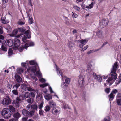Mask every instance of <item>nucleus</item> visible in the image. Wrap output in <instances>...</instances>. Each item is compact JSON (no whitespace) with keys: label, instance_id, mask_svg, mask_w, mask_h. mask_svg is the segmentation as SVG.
Here are the masks:
<instances>
[{"label":"nucleus","instance_id":"63","mask_svg":"<svg viewBox=\"0 0 121 121\" xmlns=\"http://www.w3.org/2000/svg\"><path fill=\"white\" fill-rule=\"evenodd\" d=\"M72 16L73 17L76 18L77 17V15L75 13H73L72 15Z\"/></svg>","mask_w":121,"mask_h":121},{"label":"nucleus","instance_id":"21","mask_svg":"<svg viewBox=\"0 0 121 121\" xmlns=\"http://www.w3.org/2000/svg\"><path fill=\"white\" fill-rule=\"evenodd\" d=\"M91 66L92 65L90 63H89L87 64V69L86 71L87 72L89 73V74L90 75L92 73V70L91 68Z\"/></svg>","mask_w":121,"mask_h":121},{"label":"nucleus","instance_id":"54","mask_svg":"<svg viewBox=\"0 0 121 121\" xmlns=\"http://www.w3.org/2000/svg\"><path fill=\"white\" fill-rule=\"evenodd\" d=\"M18 23L19 24L21 25H23L25 24V22H24V21H22L21 20L19 21L18 22Z\"/></svg>","mask_w":121,"mask_h":121},{"label":"nucleus","instance_id":"39","mask_svg":"<svg viewBox=\"0 0 121 121\" xmlns=\"http://www.w3.org/2000/svg\"><path fill=\"white\" fill-rule=\"evenodd\" d=\"M25 98H29L30 97V93L28 92H25L24 94Z\"/></svg>","mask_w":121,"mask_h":121},{"label":"nucleus","instance_id":"37","mask_svg":"<svg viewBox=\"0 0 121 121\" xmlns=\"http://www.w3.org/2000/svg\"><path fill=\"white\" fill-rule=\"evenodd\" d=\"M13 51L12 49L10 48L9 49L8 52V56L9 57L11 56L12 54Z\"/></svg>","mask_w":121,"mask_h":121},{"label":"nucleus","instance_id":"18","mask_svg":"<svg viewBox=\"0 0 121 121\" xmlns=\"http://www.w3.org/2000/svg\"><path fill=\"white\" fill-rule=\"evenodd\" d=\"M92 75L95 79L97 80L99 82H100L102 80V78L100 75H97L94 73H93Z\"/></svg>","mask_w":121,"mask_h":121},{"label":"nucleus","instance_id":"41","mask_svg":"<svg viewBox=\"0 0 121 121\" xmlns=\"http://www.w3.org/2000/svg\"><path fill=\"white\" fill-rule=\"evenodd\" d=\"M12 92L14 95H18V93L17 90L16 89L13 90L12 91Z\"/></svg>","mask_w":121,"mask_h":121},{"label":"nucleus","instance_id":"34","mask_svg":"<svg viewBox=\"0 0 121 121\" xmlns=\"http://www.w3.org/2000/svg\"><path fill=\"white\" fill-rule=\"evenodd\" d=\"M9 110L10 112L12 111V112H14L15 111V108L12 105H9Z\"/></svg>","mask_w":121,"mask_h":121},{"label":"nucleus","instance_id":"28","mask_svg":"<svg viewBox=\"0 0 121 121\" xmlns=\"http://www.w3.org/2000/svg\"><path fill=\"white\" fill-rule=\"evenodd\" d=\"M25 99L24 95L21 94L19 95V97H17L16 98V99L19 101L24 100Z\"/></svg>","mask_w":121,"mask_h":121},{"label":"nucleus","instance_id":"38","mask_svg":"<svg viewBox=\"0 0 121 121\" xmlns=\"http://www.w3.org/2000/svg\"><path fill=\"white\" fill-rule=\"evenodd\" d=\"M27 102L30 104H32L34 102L33 99L32 98H30L27 100Z\"/></svg>","mask_w":121,"mask_h":121},{"label":"nucleus","instance_id":"26","mask_svg":"<svg viewBox=\"0 0 121 121\" xmlns=\"http://www.w3.org/2000/svg\"><path fill=\"white\" fill-rule=\"evenodd\" d=\"M20 101L16 99V101H13V104L14 106L18 108L19 106Z\"/></svg>","mask_w":121,"mask_h":121},{"label":"nucleus","instance_id":"45","mask_svg":"<svg viewBox=\"0 0 121 121\" xmlns=\"http://www.w3.org/2000/svg\"><path fill=\"white\" fill-rule=\"evenodd\" d=\"M70 81V79L69 78H66L65 79V82L67 84H69Z\"/></svg>","mask_w":121,"mask_h":121},{"label":"nucleus","instance_id":"49","mask_svg":"<svg viewBox=\"0 0 121 121\" xmlns=\"http://www.w3.org/2000/svg\"><path fill=\"white\" fill-rule=\"evenodd\" d=\"M20 84L18 83H17L13 86V88L16 89H17L20 86Z\"/></svg>","mask_w":121,"mask_h":121},{"label":"nucleus","instance_id":"33","mask_svg":"<svg viewBox=\"0 0 121 121\" xmlns=\"http://www.w3.org/2000/svg\"><path fill=\"white\" fill-rule=\"evenodd\" d=\"M114 97V96L113 95L112 93H111L109 95L108 97L109 98V101L111 103V101L113 100Z\"/></svg>","mask_w":121,"mask_h":121},{"label":"nucleus","instance_id":"25","mask_svg":"<svg viewBox=\"0 0 121 121\" xmlns=\"http://www.w3.org/2000/svg\"><path fill=\"white\" fill-rule=\"evenodd\" d=\"M44 96L45 99L48 101L52 99V95L49 94H46Z\"/></svg>","mask_w":121,"mask_h":121},{"label":"nucleus","instance_id":"9","mask_svg":"<svg viewBox=\"0 0 121 121\" xmlns=\"http://www.w3.org/2000/svg\"><path fill=\"white\" fill-rule=\"evenodd\" d=\"M14 46L16 49L19 48L20 45V41L17 38H15L13 39Z\"/></svg>","mask_w":121,"mask_h":121},{"label":"nucleus","instance_id":"12","mask_svg":"<svg viewBox=\"0 0 121 121\" xmlns=\"http://www.w3.org/2000/svg\"><path fill=\"white\" fill-rule=\"evenodd\" d=\"M36 98L38 100V101H41V102L39 105V109H40V110H41V108L43 107V102L42 101L43 98L41 95H38Z\"/></svg>","mask_w":121,"mask_h":121},{"label":"nucleus","instance_id":"14","mask_svg":"<svg viewBox=\"0 0 121 121\" xmlns=\"http://www.w3.org/2000/svg\"><path fill=\"white\" fill-rule=\"evenodd\" d=\"M78 41L80 42L81 44H79V46L81 48H82L83 47L84 45H85L87 43L88 41V40L87 39H82L78 40Z\"/></svg>","mask_w":121,"mask_h":121},{"label":"nucleus","instance_id":"64","mask_svg":"<svg viewBox=\"0 0 121 121\" xmlns=\"http://www.w3.org/2000/svg\"><path fill=\"white\" fill-rule=\"evenodd\" d=\"M30 95L31 96L33 97H35V96L34 93L32 92L30 93Z\"/></svg>","mask_w":121,"mask_h":121},{"label":"nucleus","instance_id":"27","mask_svg":"<svg viewBox=\"0 0 121 121\" xmlns=\"http://www.w3.org/2000/svg\"><path fill=\"white\" fill-rule=\"evenodd\" d=\"M15 78L17 82L18 83H20L22 82V79L19 76L16 74L15 75Z\"/></svg>","mask_w":121,"mask_h":121},{"label":"nucleus","instance_id":"32","mask_svg":"<svg viewBox=\"0 0 121 121\" xmlns=\"http://www.w3.org/2000/svg\"><path fill=\"white\" fill-rule=\"evenodd\" d=\"M61 86L62 88L64 89V90L65 91L67 89L68 85H66L64 82H63V83L61 84Z\"/></svg>","mask_w":121,"mask_h":121},{"label":"nucleus","instance_id":"17","mask_svg":"<svg viewBox=\"0 0 121 121\" xmlns=\"http://www.w3.org/2000/svg\"><path fill=\"white\" fill-rule=\"evenodd\" d=\"M5 42L6 44L10 47L14 45L13 41L10 39H7Z\"/></svg>","mask_w":121,"mask_h":121},{"label":"nucleus","instance_id":"44","mask_svg":"<svg viewBox=\"0 0 121 121\" xmlns=\"http://www.w3.org/2000/svg\"><path fill=\"white\" fill-rule=\"evenodd\" d=\"M50 109V107L48 105H47L44 108V110L46 112L49 111Z\"/></svg>","mask_w":121,"mask_h":121},{"label":"nucleus","instance_id":"46","mask_svg":"<svg viewBox=\"0 0 121 121\" xmlns=\"http://www.w3.org/2000/svg\"><path fill=\"white\" fill-rule=\"evenodd\" d=\"M35 73H31V74H29V73H28V74L29 75H31V77H32V78L34 80H35V81H36L37 80V78L36 77H35L33 76H32L31 75L32 74H34L35 75H36V74H35Z\"/></svg>","mask_w":121,"mask_h":121},{"label":"nucleus","instance_id":"36","mask_svg":"<svg viewBox=\"0 0 121 121\" xmlns=\"http://www.w3.org/2000/svg\"><path fill=\"white\" fill-rule=\"evenodd\" d=\"M17 70L18 73L20 74L23 73V69L21 68H17Z\"/></svg>","mask_w":121,"mask_h":121},{"label":"nucleus","instance_id":"48","mask_svg":"<svg viewBox=\"0 0 121 121\" xmlns=\"http://www.w3.org/2000/svg\"><path fill=\"white\" fill-rule=\"evenodd\" d=\"M116 100L117 105H121V99H116Z\"/></svg>","mask_w":121,"mask_h":121},{"label":"nucleus","instance_id":"8","mask_svg":"<svg viewBox=\"0 0 121 121\" xmlns=\"http://www.w3.org/2000/svg\"><path fill=\"white\" fill-rule=\"evenodd\" d=\"M85 76L84 75H80L78 80V83L80 87L83 86L84 85V80Z\"/></svg>","mask_w":121,"mask_h":121},{"label":"nucleus","instance_id":"19","mask_svg":"<svg viewBox=\"0 0 121 121\" xmlns=\"http://www.w3.org/2000/svg\"><path fill=\"white\" fill-rule=\"evenodd\" d=\"M49 84L48 83H46L42 84H40V86L42 88H43L42 89V91L44 92L45 94L47 91V90L45 88V87L48 86Z\"/></svg>","mask_w":121,"mask_h":121},{"label":"nucleus","instance_id":"4","mask_svg":"<svg viewBox=\"0 0 121 121\" xmlns=\"http://www.w3.org/2000/svg\"><path fill=\"white\" fill-rule=\"evenodd\" d=\"M1 113L2 117L5 119H8L11 116V113L9 109L7 108H4L2 110Z\"/></svg>","mask_w":121,"mask_h":121},{"label":"nucleus","instance_id":"11","mask_svg":"<svg viewBox=\"0 0 121 121\" xmlns=\"http://www.w3.org/2000/svg\"><path fill=\"white\" fill-rule=\"evenodd\" d=\"M61 109L58 107L53 108L52 109V113L54 115L60 114Z\"/></svg>","mask_w":121,"mask_h":121},{"label":"nucleus","instance_id":"20","mask_svg":"<svg viewBox=\"0 0 121 121\" xmlns=\"http://www.w3.org/2000/svg\"><path fill=\"white\" fill-rule=\"evenodd\" d=\"M56 66V72H57V73L58 75L59 76V75H60L61 76V78H62V81L63 80V77L62 76V72L60 70V69L55 64Z\"/></svg>","mask_w":121,"mask_h":121},{"label":"nucleus","instance_id":"35","mask_svg":"<svg viewBox=\"0 0 121 121\" xmlns=\"http://www.w3.org/2000/svg\"><path fill=\"white\" fill-rule=\"evenodd\" d=\"M26 62H27V61H26ZM28 65L29 63H28L27 62L22 63L21 64V65L22 66H23L24 67H25V69H26V68H28V67H27V66Z\"/></svg>","mask_w":121,"mask_h":121},{"label":"nucleus","instance_id":"43","mask_svg":"<svg viewBox=\"0 0 121 121\" xmlns=\"http://www.w3.org/2000/svg\"><path fill=\"white\" fill-rule=\"evenodd\" d=\"M100 49H101V48H99L98 49L96 50L95 51L94 50H90V51H89L88 52H87V53L88 54H89L91 53H93V52H95L99 50Z\"/></svg>","mask_w":121,"mask_h":121},{"label":"nucleus","instance_id":"1","mask_svg":"<svg viewBox=\"0 0 121 121\" xmlns=\"http://www.w3.org/2000/svg\"><path fill=\"white\" fill-rule=\"evenodd\" d=\"M118 66L117 62H115L114 65L113 66V67L111 69V76L110 77L108 78L106 81L108 83H110L111 84L113 82L117 77V75L115 73L117 69L118 68Z\"/></svg>","mask_w":121,"mask_h":121},{"label":"nucleus","instance_id":"53","mask_svg":"<svg viewBox=\"0 0 121 121\" xmlns=\"http://www.w3.org/2000/svg\"><path fill=\"white\" fill-rule=\"evenodd\" d=\"M27 90L29 91H35V90L31 88L28 87Z\"/></svg>","mask_w":121,"mask_h":121},{"label":"nucleus","instance_id":"24","mask_svg":"<svg viewBox=\"0 0 121 121\" xmlns=\"http://www.w3.org/2000/svg\"><path fill=\"white\" fill-rule=\"evenodd\" d=\"M96 35L98 37L101 39H103L104 38V36L101 31H97L96 32Z\"/></svg>","mask_w":121,"mask_h":121},{"label":"nucleus","instance_id":"50","mask_svg":"<svg viewBox=\"0 0 121 121\" xmlns=\"http://www.w3.org/2000/svg\"><path fill=\"white\" fill-rule=\"evenodd\" d=\"M73 7L77 11H79L80 10V8L77 6H73Z\"/></svg>","mask_w":121,"mask_h":121},{"label":"nucleus","instance_id":"3","mask_svg":"<svg viewBox=\"0 0 121 121\" xmlns=\"http://www.w3.org/2000/svg\"><path fill=\"white\" fill-rule=\"evenodd\" d=\"M18 30L19 31L24 33L25 35L23 36L22 39L23 42L25 43L27 42V38L29 39L31 37L29 30H28L25 31L26 30L24 27L19 28Z\"/></svg>","mask_w":121,"mask_h":121},{"label":"nucleus","instance_id":"6","mask_svg":"<svg viewBox=\"0 0 121 121\" xmlns=\"http://www.w3.org/2000/svg\"><path fill=\"white\" fill-rule=\"evenodd\" d=\"M34 45V43L33 42H30L28 43H26L24 45H22L20 47L19 50L20 52L22 51L24 48L27 49V48L29 46H32Z\"/></svg>","mask_w":121,"mask_h":121},{"label":"nucleus","instance_id":"56","mask_svg":"<svg viewBox=\"0 0 121 121\" xmlns=\"http://www.w3.org/2000/svg\"><path fill=\"white\" fill-rule=\"evenodd\" d=\"M44 112L41 109L39 111V113L41 116H43V115Z\"/></svg>","mask_w":121,"mask_h":121},{"label":"nucleus","instance_id":"42","mask_svg":"<svg viewBox=\"0 0 121 121\" xmlns=\"http://www.w3.org/2000/svg\"><path fill=\"white\" fill-rule=\"evenodd\" d=\"M67 44L69 47L70 48H71L73 47V45L72 42L70 41H68Z\"/></svg>","mask_w":121,"mask_h":121},{"label":"nucleus","instance_id":"30","mask_svg":"<svg viewBox=\"0 0 121 121\" xmlns=\"http://www.w3.org/2000/svg\"><path fill=\"white\" fill-rule=\"evenodd\" d=\"M49 104L51 107H53V108H55L54 107L56 105V103L52 100L50 101L49 102Z\"/></svg>","mask_w":121,"mask_h":121},{"label":"nucleus","instance_id":"7","mask_svg":"<svg viewBox=\"0 0 121 121\" xmlns=\"http://www.w3.org/2000/svg\"><path fill=\"white\" fill-rule=\"evenodd\" d=\"M108 22V21L107 19H103L99 23V25L100 26V28H102L105 27L107 25Z\"/></svg>","mask_w":121,"mask_h":121},{"label":"nucleus","instance_id":"61","mask_svg":"<svg viewBox=\"0 0 121 121\" xmlns=\"http://www.w3.org/2000/svg\"><path fill=\"white\" fill-rule=\"evenodd\" d=\"M88 47V45H86V47H84L82 49V51H83L84 50H86Z\"/></svg>","mask_w":121,"mask_h":121},{"label":"nucleus","instance_id":"5","mask_svg":"<svg viewBox=\"0 0 121 121\" xmlns=\"http://www.w3.org/2000/svg\"><path fill=\"white\" fill-rule=\"evenodd\" d=\"M28 109L32 113L33 115L35 111H36L37 109V107L36 104H34L32 105L29 104L27 106Z\"/></svg>","mask_w":121,"mask_h":121},{"label":"nucleus","instance_id":"59","mask_svg":"<svg viewBox=\"0 0 121 121\" xmlns=\"http://www.w3.org/2000/svg\"><path fill=\"white\" fill-rule=\"evenodd\" d=\"M29 21L30 24H32L33 23V19L32 18H29Z\"/></svg>","mask_w":121,"mask_h":121},{"label":"nucleus","instance_id":"62","mask_svg":"<svg viewBox=\"0 0 121 121\" xmlns=\"http://www.w3.org/2000/svg\"><path fill=\"white\" fill-rule=\"evenodd\" d=\"M105 92L107 93H108L110 91V89L109 88H107L105 89Z\"/></svg>","mask_w":121,"mask_h":121},{"label":"nucleus","instance_id":"29","mask_svg":"<svg viewBox=\"0 0 121 121\" xmlns=\"http://www.w3.org/2000/svg\"><path fill=\"white\" fill-rule=\"evenodd\" d=\"M21 115L18 112H16L13 115V117L16 120H17L18 118L20 117Z\"/></svg>","mask_w":121,"mask_h":121},{"label":"nucleus","instance_id":"23","mask_svg":"<svg viewBox=\"0 0 121 121\" xmlns=\"http://www.w3.org/2000/svg\"><path fill=\"white\" fill-rule=\"evenodd\" d=\"M1 50L6 52L7 50V45L4 43H2L0 49Z\"/></svg>","mask_w":121,"mask_h":121},{"label":"nucleus","instance_id":"10","mask_svg":"<svg viewBox=\"0 0 121 121\" xmlns=\"http://www.w3.org/2000/svg\"><path fill=\"white\" fill-rule=\"evenodd\" d=\"M36 76L39 78V80L41 82H45L46 80L45 79L43 78H41L42 76V74L40 71L39 69L38 71H36Z\"/></svg>","mask_w":121,"mask_h":121},{"label":"nucleus","instance_id":"31","mask_svg":"<svg viewBox=\"0 0 121 121\" xmlns=\"http://www.w3.org/2000/svg\"><path fill=\"white\" fill-rule=\"evenodd\" d=\"M5 19L6 18L5 17H2L1 21L2 23L4 24H6L8 23L9 22L6 21Z\"/></svg>","mask_w":121,"mask_h":121},{"label":"nucleus","instance_id":"16","mask_svg":"<svg viewBox=\"0 0 121 121\" xmlns=\"http://www.w3.org/2000/svg\"><path fill=\"white\" fill-rule=\"evenodd\" d=\"M2 103L3 105H7L10 104L11 103V101L10 98H7L4 99Z\"/></svg>","mask_w":121,"mask_h":121},{"label":"nucleus","instance_id":"52","mask_svg":"<svg viewBox=\"0 0 121 121\" xmlns=\"http://www.w3.org/2000/svg\"><path fill=\"white\" fill-rule=\"evenodd\" d=\"M6 29L8 31H10L12 30V28L9 25H8L7 26Z\"/></svg>","mask_w":121,"mask_h":121},{"label":"nucleus","instance_id":"2","mask_svg":"<svg viewBox=\"0 0 121 121\" xmlns=\"http://www.w3.org/2000/svg\"><path fill=\"white\" fill-rule=\"evenodd\" d=\"M29 63L32 66L28 67V68H26L25 70L26 73H29L31 74L32 73H34L35 72L36 69V66L37 64L36 61L34 60H32L29 61Z\"/></svg>","mask_w":121,"mask_h":121},{"label":"nucleus","instance_id":"60","mask_svg":"<svg viewBox=\"0 0 121 121\" xmlns=\"http://www.w3.org/2000/svg\"><path fill=\"white\" fill-rule=\"evenodd\" d=\"M3 33V27L0 26V34H2Z\"/></svg>","mask_w":121,"mask_h":121},{"label":"nucleus","instance_id":"55","mask_svg":"<svg viewBox=\"0 0 121 121\" xmlns=\"http://www.w3.org/2000/svg\"><path fill=\"white\" fill-rule=\"evenodd\" d=\"M121 99V93H119L118 94L117 96V98Z\"/></svg>","mask_w":121,"mask_h":121},{"label":"nucleus","instance_id":"57","mask_svg":"<svg viewBox=\"0 0 121 121\" xmlns=\"http://www.w3.org/2000/svg\"><path fill=\"white\" fill-rule=\"evenodd\" d=\"M121 81V79H117L116 82V84H118L120 83Z\"/></svg>","mask_w":121,"mask_h":121},{"label":"nucleus","instance_id":"15","mask_svg":"<svg viewBox=\"0 0 121 121\" xmlns=\"http://www.w3.org/2000/svg\"><path fill=\"white\" fill-rule=\"evenodd\" d=\"M22 113L23 115L27 117L32 115V113L30 111L29 112L27 110L25 109L23 110L22 111Z\"/></svg>","mask_w":121,"mask_h":121},{"label":"nucleus","instance_id":"58","mask_svg":"<svg viewBox=\"0 0 121 121\" xmlns=\"http://www.w3.org/2000/svg\"><path fill=\"white\" fill-rule=\"evenodd\" d=\"M49 89L51 93H54V92L52 90V89L50 86H49Z\"/></svg>","mask_w":121,"mask_h":121},{"label":"nucleus","instance_id":"51","mask_svg":"<svg viewBox=\"0 0 121 121\" xmlns=\"http://www.w3.org/2000/svg\"><path fill=\"white\" fill-rule=\"evenodd\" d=\"M27 17L29 18H32V15L30 14V12H27Z\"/></svg>","mask_w":121,"mask_h":121},{"label":"nucleus","instance_id":"22","mask_svg":"<svg viewBox=\"0 0 121 121\" xmlns=\"http://www.w3.org/2000/svg\"><path fill=\"white\" fill-rule=\"evenodd\" d=\"M24 83L21 85V88L23 90L26 91L28 86V84L26 81Z\"/></svg>","mask_w":121,"mask_h":121},{"label":"nucleus","instance_id":"47","mask_svg":"<svg viewBox=\"0 0 121 121\" xmlns=\"http://www.w3.org/2000/svg\"><path fill=\"white\" fill-rule=\"evenodd\" d=\"M110 118L109 117H107L101 121H110Z\"/></svg>","mask_w":121,"mask_h":121},{"label":"nucleus","instance_id":"13","mask_svg":"<svg viewBox=\"0 0 121 121\" xmlns=\"http://www.w3.org/2000/svg\"><path fill=\"white\" fill-rule=\"evenodd\" d=\"M18 30H17L16 29L13 30L12 33L10 35V36L11 37H20L21 35H22V34H21L20 35H17V34Z\"/></svg>","mask_w":121,"mask_h":121},{"label":"nucleus","instance_id":"40","mask_svg":"<svg viewBox=\"0 0 121 121\" xmlns=\"http://www.w3.org/2000/svg\"><path fill=\"white\" fill-rule=\"evenodd\" d=\"M93 5L94 3L93 2H92L89 5V6H86L85 8L88 9H91L93 7Z\"/></svg>","mask_w":121,"mask_h":121}]
</instances>
